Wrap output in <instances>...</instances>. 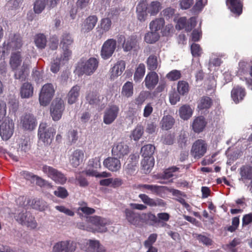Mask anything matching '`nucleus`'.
I'll list each match as a JSON object with an SVG mask.
<instances>
[{"instance_id":"47","label":"nucleus","mask_w":252,"mask_h":252,"mask_svg":"<svg viewBox=\"0 0 252 252\" xmlns=\"http://www.w3.org/2000/svg\"><path fill=\"white\" fill-rule=\"evenodd\" d=\"M112 21L109 17H106L101 19L100 23V28L102 30V33L108 32L111 28Z\"/></svg>"},{"instance_id":"60","label":"nucleus","mask_w":252,"mask_h":252,"mask_svg":"<svg viewBox=\"0 0 252 252\" xmlns=\"http://www.w3.org/2000/svg\"><path fill=\"white\" fill-rule=\"evenodd\" d=\"M67 137L71 144L75 143L78 139L77 130L75 129L70 130L68 132Z\"/></svg>"},{"instance_id":"10","label":"nucleus","mask_w":252,"mask_h":252,"mask_svg":"<svg viewBox=\"0 0 252 252\" xmlns=\"http://www.w3.org/2000/svg\"><path fill=\"white\" fill-rule=\"evenodd\" d=\"M207 150V144L202 139H198L193 144L191 150L192 156L195 158H200L204 156Z\"/></svg>"},{"instance_id":"39","label":"nucleus","mask_w":252,"mask_h":252,"mask_svg":"<svg viewBox=\"0 0 252 252\" xmlns=\"http://www.w3.org/2000/svg\"><path fill=\"white\" fill-rule=\"evenodd\" d=\"M165 25V21L163 18H158L152 21L149 25L151 31L156 32L161 30Z\"/></svg>"},{"instance_id":"54","label":"nucleus","mask_w":252,"mask_h":252,"mask_svg":"<svg viewBox=\"0 0 252 252\" xmlns=\"http://www.w3.org/2000/svg\"><path fill=\"white\" fill-rule=\"evenodd\" d=\"M62 61L64 62L63 61L61 56L60 58L57 57L51 62L50 70L53 73H56L59 71Z\"/></svg>"},{"instance_id":"9","label":"nucleus","mask_w":252,"mask_h":252,"mask_svg":"<svg viewBox=\"0 0 252 252\" xmlns=\"http://www.w3.org/2000/svg\"><path fill=\"white\" fill-rule=\"evenodd\" d=\"M14 124L12 120L6 119L0 125V135L3 140H8L12 136Z\"/></svg>"},{"instance_id":"55","label":"nucleus","mask_w":252,"mask_h":252,"mask_svg":"<svg viewBox=\"0 0 252 252\" xmlns=\"http://www.w3.org/2000/svg\"><path fill=\"white\" fill-rule=\"evenodd\" d=\"M25 174L27 177H28V178L35 179L36 181V184L37 186H40V187H44L46 186L47 183L46 181L41 177L28 172L25 173Z\"/></svg>"},{"instance_id":"8","label":"nucleus","mask_w":252,"mask_h":252,"mask_svg":"<svg viewBox=\"0 0 252 252\" xmlns=\"http://www.w3.org/2000/svg\"><path fill=\"white\" fill-rule=\"evenodd\" d=\"M117 42L116 40L110 38L105 41L103 44L100 52V55L103 60H107L113 54L116 48Z\"/></svg>"},{"instance_id":"14","label":"nucleus","mask_w":252,"mask_h":252,"mask_svg":"<svg viewBox=\"0 0 252 252\" xmlns=\"http://www.w3.org/2000/svg\"><path fill=\"white\" fill-rule=\"evenodd\" d=\"M126 219L131 224L135 226L142 225V214L126 208L125 210Z\"/></svg>"},{"instance_id":"33","label":"nucleus","mask_w":252,"mask_h":252,"mask_svg":"<svg viewBox=\"0 0 252 252\" xmlns=\"http://www.w3.org/2000/svg\"><path fill=\"white\" fill-rule=\"evenodd\" d=\"M143 223H146L150 225L154 226L159 223V220H158L156 216L151 212L142 213V224Z\"/></svg>"},{"instance_id":"61","label":"nucleus","mask_w":252,"mask_h":252,"mask_svg":"<svg viewBox=\"0 0 252 252\" xmlns=\"http://www.w3.org/2000/svg\"><path fill=\"white\" fill-rule=\"evenodd\" d=\"M166 77L171 81H175L178 80L181 77V73L180 71L173 70L169 72L167 74Z\"/></svg>"},{"instance_id":"59","label":"nucleus","mask_w":252,"mask_h":252,"mask_svg":"<svg viewBox=\"0 0 252 252\" xmlns=\"http://www.w3.org/2000/svg\"><path fill=\"white\" fill-rule=\"evenodd\" d=\"M120 7H112L107 14V16L111 19H118L120 13Z\"/></svg>"},{"instance_id":"15","label":"nucleus","mask_w":252,"mask_h":252,"mask_svg":"<svg viewBox=\"0 0 252 252\" xmlns=\"http://www.w3.org/2000/svg\"><path fill=\"white\" fill-rule=\"evenodd\" d=\"M112 154L118 158H123L129 153V147L124 142L115 143L112 149Z\"/></svg>"},{"instance_id":"64","label":"nucleus","mask_w":252,"mask_h":252,"mask_svg":"<svg viewBox=\"0 0 252 252\" xmlns=\"http://www.w3.org/2000/svg\"><path fill=\"white\" fill-rule=\"evenodd\" d=\"M32 79L36 82L39 83L42 81V72L38 70L36 68H34L32 74Z\"/></svg>"},{"instance_id":"30","label":"nucleus","mask_w":252,"mask_h":252,"mask_svg":"<svg viewBox=\"0 0 252 252\" xmlns=\"http://www.w3.org/2000/svg\"><path fill=\"white\" fill-rule=\"evenodd\" d=\"M213 104V99L208 96H203L201 97L197 104V108L199 110H208Z\"/></svg>"},{"instance_id":"3","label":"nucleus","mask_w":252,"mask_h":252,"mask_svg":"<svg viewBox=\"0 0 252 252\" xmlns=\"http://www.w3.org/2000/svg\"><path fill=\"white\" fill-rule=\"evenodd\" d=\"M55 133L56 129L53 127L48 126L46 123H41L39 125L38 136L39 139L44 143H51Z\"/></svg>"},{"instance_id":"62","label":"nucleus","mask_w":252,"mask_h":252,"mask_svg":"<svg viewBox=\"0 0 252 252\" xmlns=\"http://www.w3.org/2000/svg\"><path fill=\"white\" fill-rule=\"evenodd\" d=\"M99 242L97 240H89L88 242L87 243L88 246L87 251L94 252L96 251L98 246H99Z\"/></svg>"},{"instance_id":"31","label":"nucleus","mask_w":252,"mask_h":252,"mask_svg":"<svg viewBox=\"0 0 252 252\" xmlns=\"http://www.w3.org/2000/svg\"><path fill=\"white\" fill-rule=\"evenodd\" d=\"M80 87L78 85L74 86L67 95V102L69 104L76 102L79 95Z\"/></svg>"},{"instance_id":"51","label":"nucleus","mask_w":252,"mask_h":252,"mask_svg":"<svg viewBox=\"0 0 252 252\" xmlns=\"http://www.w3.org/2000/svg\"><path fill=\"white\" fill-rule=\"evenodd\" d=\"M177 91L181 95H185L189 91V85L185 81H179L177 85Z\"/></svg>"},{"instance_id":"18","label":"nucleus","mask_w":252,"mask_h":252,"mask_svg":"<svg viewBox=\"0 0 252 252\" xmlns=\"http://www.w3.org/2000/svg\"><path fill=\"white\" fill-rule=\"evenodd\" d=\"M226 4L235 15L240 16L242 13L243 4L241 0H226Z\"/></svg>"},{"instance_id":"32","label":"nucleus","mask_w":252,"mask_h":252,"mask_svg":"<svg viewBox=\"0 0 252 252\" xmlns=\"http://www.w3.org/2000/svg\"><path fill=\"white\" fill-rule=\"evenodd\" d=\"M241 179L243 181L252 180V166L246 164L240 168Z\"/></svg>"},{"instance_id":"36","label":"nucleus","mask_w":252,"mask_h":252,"mask_svg":"<svg viewBox=\"0 0 252 252\" xmlns=\"http://www.w3.org/2000/svg\"><path fill=\"white\" fill-rule=\"evenodd\" d=\"M141 164L143 172L146 174L149 173L155 164L154 157L143 158Z\"/></svg>"},{"instance_id":"37","label":"nucleus","mask_w":252,"mask_h":252,"mask_svg":"<svg viewBox=\"0 0 252 252\" xmlns=\"http://www.w3.org/2000/svg\"><path fill=\"white\" fill-rule=\"evenodd\" d=\"M192 109L188 104L183 105L179 110L180 117L184 120L189 119L192 115Z\"/></svg>"},{"instance_id":"22","label":"nucleus","mask_w":252,"mask_h":252,"mask_svg":"<svg viewBox=\"0 0 252 252\" xmlns=\"http://www.w3.org/2000/svg\"><path fill=\"white\" fill-rule=\"evenodd\" d=\"M145 85L146 87L152 90L155 88L158 82V76L155 71L149 72L145 78Z\"/></svg>"},{"instance_id":"17","label":"nucleus","mask_w":252,"mask_h":252,"mask_svg":"<svg viewBox=\"0 0 252 252\" xmlns=\"http://www.w3.org/2000/svg\"><path fill=\"white\" fill-rule=\"evenodd\" d=\"M104 166L112 172L119 171L121 167V163L119 158L116 157H108L103 161Z\"/></svg>"},{"instance_id":"63","label":"nucleus","mask_w":252,"mask_h":252,"mask_svg":"<svg viewBox=\"0 0 252 252\" xmlns=\"http://www.w3.org/2000/svg\"><path fill=\"white\" fill-rule=\"evenodd\" d=\"M188 137L187 134L184 132L181 133L178 139V143L179 146L183 148H185L188 144H189V142L188 143Z\"/></svg>"},{"instance_id":"27","label":"nucleus","mask_w":252,"mask_h":252,"mask_svg":"<svg viewBox=\"0 0 252 252\" xmlns=\"http://www.w3.org/2000/svg\"><path fill=\"white\" fill-rule=\"evenodd\" d=\"M207 125L205 119L203 116L196 117L192 124V128L195 133H200L204 130Z\"/></svg>"},{"instance_id":"24","label":"nucleus","mask_w":252,"mask_h":252,"mask_svg":"<svg viewBox=\"0 0 252 252\" xmlns=\"http://www.w3.org/2000/svg\"><path fill=\"white\" fill-rule=\"evenodd\" d=\"M126 68V63L123 60L118 61L111 68L110 78L111 80H114L115 78L120 76Z\"/></svg>"},{"instance_id":"46","label":"nucleus","mask_w":252,"mask_h":252,"mask_svg":"<svg viewBox=\"0 0 252 252\" xmlns=\"http://www.w3.org/2000/svg\"><path fill=\"white\" fill-rule=\"evenodd\" d=\"M147 64L149 70L152 71L156 70L158 66L157 56L154 55H150L147 59Z\"/></svg>"},{"instance_id":"42","label":"nucleus","mask_w":252,"mask_h":252,"mask_svg":"<svg viewBox=\"0 0 252 252\" xmlns=\"http://www.w3.org/2000/svg\"><path fill=\"white\" fill-rule=\"evenodd\" d=\"M155 150V147L152 144H148L143 146L141 149V153L143 158L153 157Z\"/></svg>"},{"instance_id":"26","label":"nucleus","mask_w":252,"mask_h":252,"mask_svg":"<svg viewBox=\"0 0 252 252\" xmlns=\"http://www.w3.org/2000/svg\"><path fill=\"white\" fill-rule=\"evenodd\" d=\"M84 152L80 149L75 150L70 157V162L75 167L78 166L83 161Z\"/></svg>"},{"instance_id":"44","label":"nucleus","mask_w":252,"mask_h":252,"mask_svg":"<svg viewBox=\"0 0 252 252\" xmlns=\"http://www.w3.org/2000/svg\"><path fill=\"white\" fill-rule=\"evenodd\" d=\"M161 8V3L158 1H153L147 6L148 12L151 15H156Z\"/></svg>"},{"instance_id":"2","label":"nucleus","mask_w":252,"mask_h":252,"mask_svg":"<svg viewBox=\"0 0 252 252\" xmlns=\"http://www.w3.org/2000/svg\"><path fill=\"white\" fill-rule=\"evenodd\" d=\"M74 44V39L72 35L66 32L63 33L61 37L60 46L63 49L62 58L63 61L67 62L72 55L71 50Z\"/></svg>"},{"instance_id":"49","label":"nucleus","mask_w":252,"mask_h":252,"mask_svg":"<svg viewBox=\"0 0 252 252\" xmlns=\"http://www.w3.org/2000/svg\"><path fill=\"white\" fill-rule=\"evenodd\" d=\"M159 38V35L158 32L151 31V32H148L145 34L144 40L148 43L153 44L157 41Z\"/></svg>"},{"instance_id":"20","label":"nucleus","mask_w":252,"mask_h":252,"mask_svg":"<svg viewBox=\"0 0 252 252\" xmlns=\"http://www.w3.org/2000/svg\"><path fill=\"white\" fill-rule=\"evenodd\" d=\"M5 42L6 45L10 51L19 49L23 45L21 37L16 34L10 35L8 39Z\"/></svg>"},{"instance_id":"1","label":"nucleus","mask_w":252,"mask_h":252,"mask_svg":"<svg viewBox=\"0 0 252 252\" xmlns=\"http://www.w3.org/2000/svg\"><path fill=\"white\" fill-rule=\"evenodd\" d=\"M237 75L252 87V62L241 60L238 63Z\"/></svg>"},{"instance_id":"7","label":"nucleus","mask_w":252,"mask_h":252,"mask_svg":"<svg viewBox=\"0 0 252 252\" xmlns=\"http://www.w3.org/2000/svg\"><path fill=\"white\" fill-rule=\"evenodd\" d=\"M16 220L22 225H25L31 229H35L37 223L32 214L27 212H21L16 217Z\"/></svg>"},{"instance_id":"23","label":"nucleus","mask_w":252,"mask_h":252,"mask_svg":"<svg viewBox=\"0 0 252 252\" xmlns=\"http://www.w3.org/2000/svg\"><path fill=\"white\" fill-rule=\"evenodd\" d=\"M135 187L141 190L146 189L150 191V193L156 195H159L164 191L163 189L165 188L163 186L149 184H139L135 185Z\"/></svg>"},{"instance_id":"13","label":"nucleus","mask_w":252,"mask_h":252,"mask_svg":"<svg viewBox=\"0 0 252 252\" xmlns=\"http://www.w3.org/2000/svg\"><path fill=\"white\" fill-rule=\"evenodd\" d=\"M120 109L116 105L109 106L104 111L103 122L106 125L112 124L118 117Z\"/></svg>"},{"instance_id":"50","label":"nucleus","mask_w":252,"mask_h":252,"mask_svg":"<svg viewBox=\"0 0 252 252\" xmlns=\"http://www.w3.org/2000/svg\"><path fill=\"white\" fill-rule=\"evenodd\" d=\"M18 149L21 152L26 153L31 149L30 139L29 138H21L20 140Z\"/></svg>"},{"instance_id":"43","label":"nucleus","mask_w":252,"mask_h":252,"mask_svg":"<svg viewBox=\"0 0 252 252\" xmlns=\"http://www.w3.org/2000/svg\"><path fill=\"white\" fill-rule=\"evenodd\" d=\"M145 73V66L143 63H140L136 68L134 74V80L135 82L140 81L144 77Z\"/></svg>"},{"instance_id":"57","label":"nucleus","mask_w":252,"mask_h":252,"mask_svg":"<svg viewBox=\"0 0 252 252\" xmlns=\"http://www.w3.org/2000/svg\"><path fill=\"white\" fill-rule=\"evenodd\" d=\"M191 53L193 57H199L202 53V50L198 44L192 43L190 47Z\"/></svg>"},{"instance_id":"35","label":"nucleus","mask_w":252,"mask_h":252,"mask_svg":"<svg viewBox=\"0 0 252 252\" xmlns=\"http://www.w3.org/2000/svg\"><path fill=\"white\" fill-rule=\"evenodd\" d=\"M174 124L175 119L170 115L164 116L160 123L161 128L165 130H168L171 129L174 126Z\"/></svg>"},{"instance_id":"12","label":"nucleus","mask_w":252,"mask_h":252,"mask_svg":"<svg viewBox=\"0 0 252 252\" xmlns=\"http://www.w3.org/2000/svg\"><path fill=\"white\" fill-rule=\"evenodd\" d=\"M64 109L63 101L62 99H56L51 107V115L54 121L59 120Z\"/></svg>"},{"instance_id":"40","label":"nucleus","mask_w":252,"mask_h":252,"mask_svg":"<svg viewBox=\"0 0 252 252\" xmlns=\"http://www.w3.org/2000/svg\"><path fill=\"white\" fill-rule=\"evenodd\" d=\"M133 94V85L132 82L127 81L122 87L121 94L126 97L131 96Z\"/></svg>"},{"instance_id":"45","label":"nucleus","mask_w":252,"mask_h":252,"mask_svg":"<svg viewBox=\"0 0 252 252\" xmlns=\"http://www.w3.org/2000/svg\"><path fill=\"white\" fill-rule=\"evenodd\" d=\"M87 101L90 105H96L99 103L98 93L96 92H90L86 96Z\"/></svg>"},{"instance_id":"21","label":"nucleus","mask_w":252,"mask_h":252,"mask_svg":"<svg viewBox=\"0 0 252 252\" xmlns=\"http://www.w3.org/2000/svg\"><path fill=\"white\" fill-rule=\"evenodd\" d=\"M21 124L25 129L32 130L36 125V119L32 114H26L21 119Z\"/></svg>"},{"instance_id":"6","label":"nucleus","mask_w":252,"mask_h":252,"mask_svg":"<svg viewBox=\"0 0 252 252\" xmlns=\"http://www.w3.org/2000/svg\"><path fill=\"white\" fill-rule=\"evenodd\" d=\"M42 170L49 178L56 183L63 184L66 181L65 176L61 172L53 167L45 165L42 167Z\"/></svg>"},{"instance_id":"53","label":"nucleus","mask_w":252,"mask_h":252,"mask_svg":"<svg viewBox=\"0 0 252 252\" xmlns=\"http://www.w3.org/2000/svg\"><path fill=\"white\" fill-rule=\"evenodd\" d=\"M143 132V127L141 126L138 125L132 131L130 137L135 141H138L142 136Z\"/></svg>"},{"instance_id":"38","label":"nucleus","mask_w":252,"mask_h":252,"mask_svg":"<svg viewBox=\"0 0 252 252\" xmlns=\"http://www.w3.org/2000/svg\"><path fill=\"white\" fill-rule=\"evenodd\" d=\"M87 221L96 226H104L108 223L106 219L97 216L87 217Z\"/></svg>"},{"instance_id":"34","label":"nucleus","mask_w":252,"mask_h":252,"mask_svg":"<svg viewBox=\"0 0 252 252\" xmlns=\"http://www.w3.org/2000/svg\"><path fill=\"white\" fill-rule=\"evenodd\" d=\"M170 192L172 193L173 195L177 197L175 199L176 200L180 202L185 208L188 210L190 208V205L187 203L185 199L182 197L187 196L185 193L176 189H171Z\"/></svg>"},{"instance_id":"11","label":"nucleus","mask_w":252,"mask_h":252,"mask_svg":"<svg viewBox=\"0 0 252 252\" xmlns=\"http://www.w3.org/2000/svg\"><path fill=\"white\" fill-rule=\"evenodd\" d=\"M76 249V243L66 240L56 243L53 247V252H73Z\"/></svg>"},{"instance_id":"19","label":"nucleus","mask_w":252,"mask_h":252,"mask_svg":"<svg viewBox=\"0 0 252 252\" xmlns=\"http://www.w3.org/2000/svg\"><path fill=\"white\" fill-rule=\"evenodd\" d=\"M14 71V77L15 79L21 82L25 81L30 73V67L28 64L24 63L22 65L13 70Z\"/></svg>"},{"instance_id":"5","label":"nucleus","mask_w":252,"mask_h":252,"mask_svg":"<svg viewBox=\"0 0 252 252\" xmlns=\"http://www.w3.org/2000/svg\"><path fill=\"white\" fill-rule=\"evenodd\" d=\"M98 63L99 62L96 58H90L85 62H82L79 65V70L81 74L91 75L97 69Z\"/></svg>"},{"instance_id":"16","label":"nucleus","mask_w":252,"mask_h":252,"mask_svg":"<svg viewBox=\"0 0 252 252\" xmlns=\"http://www.w3.org/2000/svg\"><path fill=\"white\" fill-rule=\"evenodd\" d=\"M246 95L245 89L239 85L234 86L231 91V97L235 104L243 101Z\"/></svg>"},{"instance_id":"29","label":"nucleus","mask_w":252,"mask_h":252,"mask_svg":"<svg viewBox=\"0 0 252 252\" xmlns=\"http://www.w3.org/2000/svg\"><path fill=\"white\" fill-rule=\"evenodd\" d=\"M22 58L21 52L17 51L11 53L9 64L12 70L16 69L21 64Z\"/></svg>"},{"instance_id":"58","label":"nucleus","mask_w":252,"mask_h":252,"mask_svg":"<svg viewBox=\"0 0 252 252\" xmlns=\"http://www.w3.org/2000/svg\"><path fill=\"white\" fill-rule=\"evenodd\" d=\"M54 194L57 197L64 199L66 198L69 194L67 190L63 187H59L56 190H55Z\"/></svg>"},{"instance_id":"52","label":"nucleus","mask_w":252,"mask_h":252,"mask_svg":"<svg viewBox=\"0 0 252 252\" xmlns=\"http://www.w3.org/2000/svg\"><path fill=\"white\" fill-rule=\"evenodd\" d=\"M46 5L45 0H36L33 4V11L35 13L40 14L45 9Z\"/></svg>"},{"instance_id":"4","label":"nucleus","mask_w":252,"mask_h":252,"mask_svg":"<svg viewBox=\"0 0 252 252\" xmlns=\"http://www.w3.org/2000/svg\"><path fill=\"white\" fill-rule=\"evenodd\" d=\"M55 93V90L52 84H45L42 88L39 96L40 104L42 106L48 105L51 101Z\"/></svg>"},{"instance_id":"41","label":"nucleus","mask_w":252,"mask_h":252,"mask_svg":"<svg viewBox=\"0 0 252 252\" xmlns=\"http://www.w3.org/2000/svg\"><path fill=\"white\" fill-rule=\"evenodd\" d=\"M34 42L38 48L42 49L46 46L47 39L44 34L38 33L34 36Z\"/></svg>"},{"instance_id":"56","label":"nucleus","mask_w":252,"mask_h":252,"mask_svg":"<svg viewBox=\"0 0 252 252\" xmlns=\"http://www.w3.org/2000/svg\"><path fill=\"white\" fill-rule=\"evenodd\" d=\"M196 238L199 243H202L207 246H211L213 244V240L208 237L202 234H196Z\"/></svg>"},{"instance_id":"28","label":"nucleus","mask_w":252,"mask_h":252,"mask_svg":"<svg viewBox=\"0 0 252 252\" xmlns=\"http://www.w3.org/2000/svg\"><path fill=\"white\" fill-rule=\"evenodd\" d=\"M33 87L29 82H26L22 84L20 88V94L22 98H29L33 95Z\"/></svg>"},{"instance_id":"25","label":"nucleus","mask_w":252,"mask_h":252,"mask_svg":"<svg viewBox=\"0 0 252 252\" xmlns=\"http://www.w3.org/2000/svg\"><path fill=\"white\" fill-rule=\"evenodd\" d=\"M97 21L98 18L96 15H90L88 17L82 26V32L85 33L91 31L95 26Z\"/></svg>"},{"instance_id":"48","label":"nucleus","mask_w":252,"mask_h":252,"mask_svg":"<svg viewBox=\"0 0 252 252\" xmlns=\"http://www.w3.org/2000/svg\"><path fill=\"white\" fill-rule=\"evenodd\" d=\"M137 41L134 36L129 37L123 44V48L125 51H130L134 48L137 44Z\"/></svg>"}]
</instances>
